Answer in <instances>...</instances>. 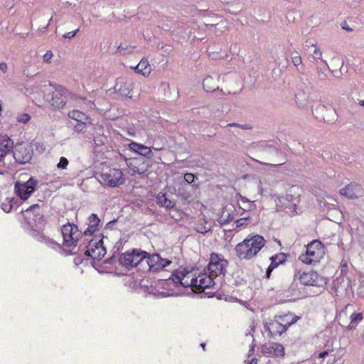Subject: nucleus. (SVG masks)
I'll use <instances>...</instances> for the list:
<instances>
[{"instance_id": "2eb2a0df", "label": "nucleus", "mask_w": 364, "mask_h": 364, "mask_svg": "<svg viewBox=\"0 0 364 364\" xmlns=\"http://www.w3.org/2000/svg\"><path fill=\"white\" fill-rule=\"evenodd\" d=\"M296 277H298L300 282L306 286H320L318 283V275L316 272L309 271V272H298Z\"/></svg>"}, {"instance_id": "412c9836", "label": "nucleus", "mask_w": 364, "mask_h": 364, "mask_svg": "<svg viewBox=\"0 0 364 364\" xmlns=\"http://www.w3.org/2000/svg\"><path fill=\"white\" fill-rule=\"evenodd\" d=\"M129 146L132 151L139 154L140 156L147 158H151L152 156V151L151 149L144 144L132 141L129 143Z\"/></svg>"}, {"instance_id": "5fc2aeb1", "label": "nucleus", "mask_w": 364, "mask_h": 364, "mask_svg": "<svg viewBox=\"0 0 364 364\" xmlns=\"http://www.w3.org/2000/svg\"><path fill=\"white\" fill-rule=\"evenodd\" d=\"M43 219V214L41 213H36V214L35 215V220H42Z\"/></svg>"}, {"instance_id": "bf43d9fd", "label": "nucleus", "mask_w": 364, "mask_h": 364, "mask_svg": "<svg viewBox=\"0 0 364 364\" xmlns=\"http://www.w3.org/2000/svg\"><path fill=\"white\" fill-rule=\"evenodd\" d=\"M7 153L6 151H3L2 150H0V162L3 161L4 156H6Z\"/></svg>"}, {"instance_id": "f3484780", "label": "nucleus", "mask_w": 364, "mask_h": 364, "mask_svg": "<svg viewBox=\"0 0 364 364\" xmlns=\"http://www.w3.org/2000/svg\"><path fill=\"white\" fill-rule=\"evenodd\" d=\"M265 330L269 332L272 338L280 336L284 333L285 328L279 323V321L274 317L273 320L270 321L268 323L264 325Z\"/></svg>"}, {"instance_id": "69168bd1", "label": "nucleus", "mask_w": 364, "mask_h": 364, "mask_svg": "<svg viewBox=\"0 0 364 364\" xmlns=\"http://www.w3.org/2000/svg\"><path fill=\"white\" fill-rule=\"evenodd\" d=\"M257 358H252V360L250 362L249 364H257Z\"/></svg>"}, {"instance_id": "6e6552de", "label": "nucleus", "mask_w": 364, "mask_h": 364, "mask_svg": "<svg viewBox=\"0 0 364 364\" xmlns=\"http://www.w3.org/2000/svg\"><path fill=\"white\" fill-rule=\"evenodd\" d=\"M100 181L110 187H118L125 182L124 174L120 169L112 168L100 175Z\"/></svg>"}, {"instance_id": "8fccbe9b", "label": "nucleus", "mask_w": 364, "mask_h": 364, "mask_svg": "<svg viewBox=\"0 0 364 364\" xmlns=\"http://www.w3.org/2000/svg\"><path fill=\"white\" fill-rule=\"evenodd\" d=\"M301 82L306 87L311 84L309 80L307 77H300Z\"/></svg>"}, {"instance_id": "423d86ee", "label": "nucleus", "mask_w": 364, "mask_h": 364, "mask_svg": "<svg viewBox=\"0 0 364 364\" xmlns=\"http://www.w3.org/2000/svg\"><path fill=\"white\" fill-rule=\"evenodd\" d=\"M38 183V180L32 176L23 183L17 181L14 186L15 193L21 200H26L35 192Z\"/></svg>"}, {"instance_id": "c9c22d12", "label": "nucleus", "mask_w": 364, "mask_h": 364, "mask_svg": "<svg viewBox=\"0 0 364 364\" xmlns=\"http://www.w3.org/2000/svg\"><path fill=\"white\" fill-rule=\"evenodd\" d=\"M16 119L19 122H22L23 124H26L31 119V117L27 113H20L18 114Z\"/></svg>"}, {"instance_id": "58836bf2", "label": "nucleus", "mask_w": 364, "mask_h": 364, "mask_svg": "<svg viewBox=\"0 0 364 364\" xmlns=\"http://www.w3.org/2000/svg\"><path fill=\"white\" fill-rule=\"evenodd\" d=\"M196 176L191 173H187L184 175V180L189 184L192 186H195L194 181H195Z\"/></svg>"}, {"instance_id": "aec40b11", "label": "nucleus", "mask_w": 364, "mask_h": 364, "mask_svg": "<svg viewBox=\"0 0 364 364\" xmlns=\"http://www.w3.org/2000/svg\"><path fill=\"white\" fill-rule=\"evenodd\" d=\"M324 63V67L326 68L336 77H340L342 75V68L343 66V60L338 57L332 58L331 66L333 69H331L326 60H322Z\"/></svg>"}, {"instance_id": "680f3d73", "label": "nucleus", "mask_w": 364, "mask_h": 364, "mask_svg": "<svg viewBox=\"0 0 364 364\" xmlns=\"http://www.w3.org/2000/svg\"><path fill=\"white\" fill-rule=\"evenodd\" d=\"M276 164H273L274 166H279V165H282L283 164H284V162L283 161H274ZM265 164H268V165H272V164H269V163H264Z\"/></svg>"}, {"instance_id": "0e129e2a", "label": "nucleus", "mask_w": 364, "mask_h": 364, "mask_svg": "<svg viewBox=\"0 0 364 364\" xmlns=\"http://www.w3.org/2000/svg\"><path fill=\"white\" fill-rule=\"evenodd\" d=\"M239 126H240V124H237V123H230L228 124V127H239Z\"/></svg>"}, {"instance_id": "09e8293b", "label": "nucleus", "mask_w": 364, "mask_h": 364, "mask_svg": "<svg viewBox=\"0 0 364 364\" xmlns=\"http://www.w3.org/2000/svg\"><path fill=\"white\" fill-rule=\"evenodd\" d=\"M40 208V205L38 204H33L32 205H31L29 208H28L25 211L26 212H28V211H34L37 209H39Z\"/></svg>"}, {"instance_id": "c03bdc74", "label": "nucleus", "mask_w": 364, "mask_h": 364, "mask_svg": "<svg viewBox=\"0 0 364 364\" xmlns=\"http://www.w3.org/2000/svg\"><path fill=\"white\" fill-rule=\"evenodd\" d=\"M322 57V52L319 48H316L312 54V58L314 60H321Z\"/></svg>"}, {"instance_id": "e2e57ef3", "label": "nucleus", "mask_w": 364, "mask_h": 364, "mask_svg": "<svg viewBox=\"0 0 364 364\" xmlns=\"http://www.w3.org/2000/svg\"><path fill=\"white\" fill-rule=\"evenodd\" d=\"M198 230V232H199L200 233H205L209 231V229L208 230V229H206L205 227H203L202 228H200V230Z\"/></svg>"}, {"instance_id": "7c9ffc66", "label": "nucleus", "mask_w": 364, "mask_h": 364, "mask_svg": "<svg viewBox=\"0 0 364 364\" xmlns=\"http://www.w3.org/2000/svg\"><path fill=\"white\" fill-rule=\"evenodd\" d=\"M68 117L76 122H82V120H87V116L78 110H73L69 112Z\"/></svg>"}, {"instance_id": "4be33fe9", "label": "nucleus", "mask_w": 364, "mask_h": 364, "mask_svg": "<svg viewBox=\"0 0 364 364\" xmlns=\"http://www.w3.org/2000/svg\"><path fill=\"white\" fill-rule=\"evenodd\" d=\"M274 317L277 319L278 321H279L281 326L284 327L285 331H287L290 326L296 323L299 318V316L291 313H289L284 315L275 316Z\"/></svg>"}, {"instance_id": "49530a36", "label": "nucleus", "mask_w": 364, "mask_h": 364, "mask_svg": "<svg viewBox=\"0 0 364 364\" xmlns=\"http://www.w3.org/2000/svg\"><path fill=\"white\" fill-rule=\"evenodd\" d=\"M199 277L192 278L190 280V287L198 289Z\"/></svg>"}, {"instance_id": "a878e982", "label": "nucleus", "mask_w": 364, "mask_h": 364, "mask_svg": "<svg viewBox=\"0 0 364 364\" xmlns=\"http://www.w3.org/2000/svg\"><path fill=\"white\" fill-rule=\"evenodd\" d=\"M156 203L168 209H172L175 206V203L170 200L166 193H159L156 196Z\"/></svg>"}, {"instance_id": "774afa93", "label": "nucleus", "mask_w": 364, "mask_h": 364, "mask_svg": "<svg viewBox=\"0 0 364 364\" xmlns=\"http://www.w3.org/2000/svg\"><path fill=\"white\" fill-rule=\"evenodd\" d=\"M200 346L203 348V349L204 350H205V343H202L200 344Z\"/></svg>"}, {"instance_id": "f8f14e48", "label": "nucleus", "mask_w": 364, "mask_h": 364, "mask_svg": "<svg viewBox=\"0 0 364 364\" xmlns=\"http://www.w3.org/2000/svg\"><path fill=\"white\" fill-rule=\"evenodd\" d=\"M146 259L149 269L154 272L162 270L171 263V260L162 258L159 254L157 253L153 254L152 255L148 254Z\"/></svg>"}, {"instance_id": "2f4dec72", "label": "nucleus", "mask_w": 364, "mask_h": 364, "mask_svg": "<svg viewBox=\"0 0 364 364\" xmlns=\"http://www.w3.org/2000/svg\"><path fill=\"white\" fill-rule=\"evenodd\" d=\"M233 215L230 213L228 210H223L221 215L218 219V223L221 225H225L229 223L233 220Z\"/></svg>"}, {"instance_id": "f704fd0d", "label": "nucleus", "mask_w": 364, "mask_h": 364, "mask_svg": "<svg viewBox=\"0 0 364 364\" xmlns=\"http://www.w3.org/2000/svg\"><path fill=\"white\" fill-rule=\"evenodd\" d=\"M134 46H124L122 44H120L117 48V50L120 52L124 51L122 54L125 55L127 53H132L134 51Z\"/></svg>"}, {"instance_id": "e433bc0d", "label": "nucleus", "mask_w": 364, "mask_h": 364, "mask_svg": "<svg viewBox=\"0 0 364 364\" xmlns=\"http://www.w3.org/2000/svg\"><path fill=\"white\" fill-rule=\"evenodd\" d=\"M87 120H82V122H76V124L74 125V129L76 132H85V122Z\"/></svg>"}, {"instance_id": "9b49d317", "label": "nucleus", "mask_w": 364, "mask_h": 364, "mask_svg": "<svg viewBox=\"0 0 364 364\" xmlns=\"http://www.w3.org/2000/svg\"><path fill=\"white\" fill-rule=\"evenodd\" d=\"M14 158L18 164L29 163L33 156V148L31 145L24 143H18L14 146Z\"/></svg>"}, {"instance_id": "052dcab7", "label": "nucleus", "mask_w": 364, "mask_h": 364, "mask_svg": "<svg viewBox=\"0 0 364 364\" xmlns=\"http://www.w3.org/2000/svg\"><path fill=\"white\" fill-rule=\"evenodd\" d=\"M239 128H241L242 129H250V127L248 124H240Z\"/></svg>"}, {"instance_id": "b1692460", "label": "nucleus", "mask_w": 364, "mask_h": 364, "mask_svg": "<svg viewBox=\"0 0 364 364\" xmlns=\"http://www.w3.org/2000/svg\"><path fill=\"white\" fill-rule=\"evenodd\" d=\"M213 275H208L207 274H202L198 276L199 283L198 289H205L209 288H214L215 282L212 277Z\"/></svg>"}, {"instance_id": "9d476101", "label": "nucleus", "mask_w": 364, "mask_h": 364, "mask_svg": "<svg viewBox=\"0 0 364 364\" xmlns=\"http://www.w3.org/2000/svg\"><path fill=\"white\" fill-rule=\"evenodd\" d=\"M228 265V260L225 259L219 254L213 252L210 255L208 270L211 275L217 277L220 274H224Z\"/></svg>"}, {"instance_id": "6ab92c4d", "label": "nucleus", "mask_w": 364, "mask_h": 364, "mask_svg": "<svg viewBox=\"0 0 364 364\" xmlns=\"http://www.w3.org/2000/svg\"><path fill=\"white\" fill-rule=\"evenodd\" d=\"M130 166H132V170L139 175L145 173L149 167L148 163L143 157L132 159Z\"/></svg>"}, {"instance_id": "bb28decb", "label": "nucleus", "mask_w": 364, "mask_h": 364, "mask_svg": "<svg viewBox=\"0 0 364 364\" xmlns=\"http://www.w3.org/2000/svg\"><path fill=\"white\" fill-rule=\"evenodd\" d=\"M133 69L138 73H141L144 76H146L150 74L151 68L150 65L146 59L142 58L138 65L133 68Z\"/></svg>"}, {"instance_id": "4d7b16f0", "label": "nucleus", "mask_w": 364, "mask_h": 364, "mask_svg": "<svg viewBox=\"0 0 364 364\" xmlns=\"http://www.w3.org/2000/svg\"><path fill=\"white\" fill-rule=\"evenodd\" d=\"M328 351H323L318 354V358H324L326 355H328Z\"/></svg>"}, {"instance_id": "3c124183", "label": "nucleus", "mask_w": 364, "mask_h": 364, "mask_svg": "<svg viewBox=\"0 0 364 364\" xmlns=\"http://www.w3.org/2000/svg\"><path fill=\"white\" fill-rule=\"evenodd\" d=\"M341 27L343 29L346 30L348 31H352L353 29L348 26V24L344 21L341 23Z\"/></svg>"}, {"instance_id": "a211bd4d", "label": "nucleus", "mask_w": 364, "mask_h": 364, "mask_svg": "<svg viewBox=\"0 0 364 364\" xmlns=\"http://www.w3.org/2000/svg\"><path fill=\"white\" fill-rule=\"evenodd\" d=\"M262 352L269 355L283 356L284 355V348L282 344L273 343L263 345Z\"/></svg>"}, {"instance_id": "cd10ccee", "label": "nucleus", "mask_w": 364, "mask_h": 364, "mask_svg": "<svg viewBox=\"0 0 364 364\" xmlns=\"http://www.w3.org/2000/svg\"><path fill=\"white\" fill-rule=\"evenodd\" d=\"M296 103L300 107H304L309 99V93L306 92L304 89L301 87L297 93L295 95Z\"/></svg>"}, {"instance_id": "6e6d98bb", "label": "nucleus", "mask_w": 364, "mask_h": 364, "mask_svg": "<svg viewBox=\"0 0 364 364\" xmlns=\"http://www.w3.org/2000/svg\"><path fill=\"white\" fill-rule=\"evenodd\" d=\"M115 259V257L114 256H112L109 258H108L106 261H105V263L107 264H112L113 263V262L114 261Z\"/></svg>"}, {"instance_id": "79ce46f5", "label": "nucleus", "mask_w": 364, "mask_h": 364, "mask_svg": "<svg viewBox=\"0 0 364 364\" xmlns=\"http://www.w3.org/2000/svg\"><path fill=\"white\" fill-rule=\"evenodd\" d=\"M316 71L318 80H325L327 78V75L324 73L323 68L316 66Z\"/></svg>"}, {"instance_id": "0eeeda50", "label": "nucleus", "mask_w": 364, "mask_h": 364, "mask_svg": "<svg viewBox=\"0 0 364 364\" xmlns=\"http://www.w3.org/2000/svg\"><path fill=\"white\" fill-rule=\"evenodd\" d=\"M50 85L54 89V91L52 92L50 103L56 109H60L65 108L68 95H69L68 90L60 85H53L50 82Z\"/></svg>"}, {"instance_id": "c85d7f7f", "label": "nucleus", "mask_w": 364, "mask_h": 364, "mask_svg": "<svg viewBox=\"0 0 364 364\" xmlns=\"http://www.w3.org/2000/svg\"><path fill=\"white\" fill-rule=\"evenodd\" d=\"M14 147V141L7 136H4L0 139V150L9 153Z\"/></svg>"}, {"instance_id": "603ef678", "label": "nucleus", "mask_w": 364, "mask_h": 364, "mask_svg": "<svg viewBox=\"0 0 364 364\" xmlns=\"http://www.w3.org/2000/svg\"><path fill=\"white\" fill-rule=\"evenodd\" d=\"M0 70H1L3 73H6L7 70V65L5 63H0Z\"/></svg>"}, {"instance_id": "473e14b6", "label": "nucleus", "mask_w": 364, "mask_h": 364, "mask_svg": "<svg viewBox=\"0 0 364 364\" xmlns=\"http://www.w3.org/2000/svg\"><path fill=\"white\" fill-rule=\"evenodd\" d=\"M263 151L266 155H269L270 156H277L279 154H281L279 149L272 144H265L263 146Z\"/></svg>"}, {"instance_id": "4468645a", "label": "nucleus", "mask_w": 364, "mask_h": 364, "mask_svg": "<svg viewBox=\"0 0 364 364\" xmlns=\"http://www.w3.org/2000/svg\"><path fill=\"white\" fill-rule=\"evenodd\" d=\"M132 89V83L122 78L117 79L114 87L115 92L118 93L122 98H131L130 93Z\"/></svg>"}, {"instance_id": "c756f323", "label": "nucleus", "mask_w": 364, "mask_h": 364, "mask_svg": "<svg viewBox=\"0 0 364 364\" xmlns=\"http://www.w3.org/2000/svg\"><path fill=\"white\" fill-rule=\"evenodd\" d=\"M363 320V315L361 313H353L350 316V322L347 326L348 331H351L356 328L358 324Z\"/></svg>"}, {"instance_id": "1a4fd4ad", "label": "nucleus", "mask_w": 364, "mask_h": 364, "mask_svg": "<svg viewBox=\"0 0 364 364\" xmlns=\"http://www.w3.org/2000/svg\"><path fill=\"white\" fill-rule=\"evenodd\" d=\"M312 113L317 119L327 123H333L337 117L336 110L331 105L320 104L312 109Z\"/></svg>"}, {"instance_id": "37998d69", "label": "nucleus", "mask_w": 364, "mask_h": 364, "mask_svg": "<svg viewBox=\"0 0 364 364\" xmlns=\"http://www.w3.org/2000/svg\"><path fill=\"white\" fill-rule=\"evenodd\" d=\"M292 63L295 66H298L302 63L301 58L298 53L296 52V55L292 56Z\"/></svg>"}, {"instance_id": "20e7f679", "label": "nucleus", "mask_w": 364, "mask_h": 364, "mask_svg": "<svg viewBox=\"0 0 364 364\" xmlns=\"http://www.w3.org/2000/svg\"><path fill=\"white\" fill-rule=\"evenodd\" d=\"M103 235L100 234L99 239L95 238L91 240L87 246L85 255L93 259L100 260L106 255V249L103 244Z\"/></svg>"}, {"instance_id": "39448f33", "label": "nucleus", "mask_w": 364, "mask_h": 364, "mask_svg": "<svg viewBox=\"0 0 364 364\" xmlns=\"http://www.w3.org/2000/svg\"><path fill=\"white\" fill-rule=\"evenodd\" d=\"M61 232L63 237V244L68 247H74L77 246V241L81 232L78 227L74 224L68 223L61 228Z\"/></svg>"}, {"instance_id": "5701e85b", "label": "nucleus", "mask_w": 364, "mask_h": 364, "mask_svg": "<svg viewBox=\"0 0 364 364\" xmlns=\"http://www.w3.org/2000/svg\"><path fill=\"white\" fill-rule=\"evenodd\" d=\"M272 262L266 271V278L269 279L272 271L276 268L279 264L283 263L286 260V255L284 253L277 254L270 257Z\"/></svg>"}, {"instance_id": "13d9d810", "label": "nucleus", "mask_w": 364, "mask_h": 364, "mask_svg": "<svg viewBox=\"0 0 364 364\" xmlns=\"http://www.w3.org/2000/svg\"><path fill=\"white\" fill-rule=\"evenodd\" d=\"M116 223V220H111L109 221L107 225H106V228H111L112 227V225Z\"/></svg>"}, {"instance_id": "864d4df0", "label": "nucleus", "mask_w": 364, "mask_h": 364, "mask_svg": "<svg viewBox=\"0 0 364 364\" xmlns=\"http://www.w3.org/2000/svg\"><path fill=\"white\" fill-rule=\"evenodd\" d=\"M181 285L184 287H190V282L187 279H183L182 280V283H181Z\"/></svg>"}, {"instance_id": "ddd939ff", "label": "nucleus", "mask_w": 364, "mask_h": 364, "mask_svg": "<svg viewBox=\"0 0 364 364\" xmlns=\"http://www.w3.org/2000/svg\"><path fill=\"white\" fill-rule=\"evenodd\" d=\"M340 193L347 198L354 199L362 197L364 194V190L360 185L356 183H350L345 188L341 189Z\"/></svg>"}, {"instance_id": "72a5a7b5", "label": "nucleus", "mask_w": 364, "mask_h": 364, "mask_svg": "<svg viewBox=\"0 0 364 364\" xmlns=\"http://www.w3.org/2000/svg\"><path fill=\"white\" fill-rule=\"evenodd\" d=\"M13 200H14V198H11V199L6 198V200L1 203V208L5 213H9L11 210V209L13 208V204H12Z\"/></svg>"}, {"instance_id": "338daca9", "label": "nucleus", "mask_w": 364, "mask_h": 364, "mask_svg": "<svg viewBox=\"0 0 364 364\" xmlns=\"http://www.w3.org/2000/svg\"><path fill=\"white\" fill-rule=\"evenodd\" d=\"M358 104L360 106L364 107V100H359Z\"/></svg>"}, {"instance_id": "de8ad7c7", "label": "nucleus", "mask_w": 364, "mask_h": 364, "mask_svg": "<svg viewBox=\"0 0 364 364\" xmlns=\"http://www.w3.org/2000/svg\"><path fill=\"white\" fill-rule=\"evenodd\" d=\"M53 53L52 51L50 50H48L46 54L43 55V60L45 62H49V60L51 59V58L53 57Z\"/></svg>"}, {"instance_id": "7ed1b4c3", "label": "nucleus", "mask_w": 364, "mask_h": 364, "mask_svg": "<svg viewBox=\"0 0 364 364\" xmlns=\"http://www.w3.org/2000/svg\"><path fill=\"white\" fill-rule=\"evenodd\" d=\"M148 252L140 249H134L132 252H124L119 259L120 264L129 269L136 267L144 259L146 258Z\"/></svg>"}, {"instance_id": "393cba45", "label": "nucleus", "mask_w": 364, "mask_h": 364, "mask_svg": "<svg viewBox=\"0 0 364 364\" xmlns=\"http://www.w3.org/2000/svg\"><path fill=\"white\" fill-rule=\"evenodd\" d=\"M218 78L216 75L215 78L212 76H207L203 82V88L206 92H213L218 89Z\"/></svg>"}, {"instance_id": "ea45409f", "label": "nucleus", "mask_w": 364, "mask_h": 364, "mask_svg": "<svg viewBox=\"0 0 364 364\" xmlns=\"http://www.w3.org/2000/svg\"><path fill=\"white\" fill-rule=\"evenodd\" d=\"M68 160L65 157L62 156L59 160L57 167L60 169H65L68 165Z\"/></svg>"}, {"instance_id": "dca6fc26", "label": "nucleus", "mask_w": 364, "mask_h": 364, "mask_svg": "<svg viewBox=\"0 0 364 364\" xmlns=\"http://www.w3.org/2000/svg\"><path fill=\"white\" fill-rule=\"evenodd\" d=\"M101 225V220L98 216L95 213H92L87 218L88 227L83 232V235L85 236L92 235L95 232L99 230Z\"/></svg>"}, {"instance_id": "4c0bfd02", "label": "nucleus", "mask_w": 364, "mask_h": 364, "mask_svg": "<svg viewBox=\"0 0 364 364\" xmlns=\"http://www.w3.org/2000/svg\"><path fill=\"white\" fill-rule=\"evenodd\" d=\"M173 282L175 283V284H181L182 283V280L184 279V278L186 277V274H183V272H181V273H178V274H173Z\"/></svg>"}, {"instance_id": "f257e3e1", "label": "nucleus", "mask_w": 364, "mask_h": 364, "mask_svg": "<svg viewBox=\"0 0 364 364\" xmlns=\"http://www.w3.org/2000/svg\"><path fill=\"white\" fill-rule=\"evenodd\" d=\"M266 240L259 235L247 237L235 247L237 256L240 259H250L265 245Z\"/></svg>"}, {"instance_id": "f03ea898", "label": "nucleus", "mask_w": 364, "mask_h": 364, "mask_svg": "<svg viewBox=\"0 0 364 364\" xmlns=\"http://www.w3.org/2000/svg\"><path fill=\"white\" fill-rule=\"evenodd\" d=\"M325 255V247L321 241L314 240L306 246V252L299 257V260L306 264L319 262Z\"/></svg>"}, {"instance_id": "a18cd8bd", "label": "nucleus", "mask_w": 364, "mask_h": 364, "mask_svg": "<svg viewBox=\"0 0 364 364\" xmlns=\"http://www.w3.org/2000/svg\"><path fill=\"white\" fill-rule=\"evenodd\" d=\"M79 31V28L73 31H70V32H68L66 33H65L63 37L64 38H73Z\"/></svg>"}, {"instance_id": "a19ab883", "label": "nucleus", "mask_w": 364, "mask_h": 364, "mask_svg": "<svg viewBox=\"0 0 364 364\" xmlns=\"http://www.w3.org/2000/svg\"><path fill=\"white\" fill-rule=\"evenodd\" d=\"M250 219L249 216H245L236 220V226L237 228L246 226L247 225V221Z\"/></svg>"}]
</instances>
